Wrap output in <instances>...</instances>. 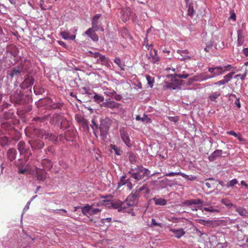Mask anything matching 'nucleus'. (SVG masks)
Masks as SVG:
<instances>
[{"instance_id":"nucleus-41","label":"nucleus","mask_w":248,"mask_h":248,"mask_svg":"<svg viewBox=\"0 0 248 248\" xmlns=\"http://www.w3.org/2000/svg\"><path fill=\"white\" fill-rule=\"evenodd\" d=\"M14 114V111L9 110L8 112H5L3 115V118L5 119H9L12 118Z\"/></svg>"},{"instance_id":"nucleus-31","label":"nucleus","mask_w":248,"mask_h":248,"mask_svg":"<svg viewBox=\"0 0 248 248\" xmlns=\"http://www.w3.org/2000/svg\"><path fill=\"white\" fill-rule=\"evenodd\" d=\"M186 203L188 205L193 204H199L203 203V201L200 199H192L186 201Z\"/></svg>"},{"instance_id":"nucleus-48","label":"nucleus","mask_w":248,"mask_h":248,"mask_svg":"<svg viewBox=\"0 0 248 248\" xmlns=\"http://www.w3.org/2000/svg\"><path fill=\"white\" fill-rule=\"evenodd\" d=\"M196 222L200 224L203 225H208L211 222V220H206L202 219H198L196 220Z\"/></svg>"},{"instance_id":"nucleus-9","label":"nucleus","mask_w":248,"mask_h":248,"mask_svg":"<svg viewBox=\"0 0 248 248\" xmlns=\"http://www.w3.org/2000/svg\"><path fill=\"white\" fill-rule=\"evenodd\" d=\"M66 120L64 118L63 116V114L60 113H56L54 114L53 116L51 117L50 120V123L52 124H58L61 123V124L62 123H64Z\"/></svg>"},{"instance_id":"nucleus-43","label":"nucleus","mask_w":248,"mask_h":248,"mask_svg":"<svg viewBox=\"0 0 248 248\" xmlns=\"http://www.w3.org/2000/svg\"><path fill=\"white\" fill-rule=\"evenodd\" d=\"M238 183V181L236 180V179H233L229 182H228L226 184V187L229 188L237 184Z\"/></svg>"},{"instance_id":"nucleus-40","label":"nucleus","mask_w":248,"mask_h":248,"mask_svg":"<svg viewBox=\"0 0 248 248\" xmlns=\"http://www.w3.org/2000/svg\"><path fill=\"white\" fill-rule=\"evenodd\" d=\"M110 148L113 150L116 155H121L123 153V151L119 148H118L115 145L111 144Z\"/></svg>"},{"instance_id":"nucleus-39","label":"nucleus","mask_w":248,"mask_h":248,"mask_svg":"<svg viewBox=\"0 0 248 248\" xmlns=\"http://www.w3.org/2000/svg\"><path fill=\"white\" fill-rule=\"evenodd\" d=\"M50 102L52 103L49 105V107L51 109H60L62 106V104L60 103H53L51 100H50Z\"/></svg>"},{"instance_id":"nucleus-21","label":"nucleus","mask_w":248,"mask_h":248,"mask_svg":"<svg viewBox=\"0 0 248 248\" xmlns=\"http://www.w3.org/2000/svg\"><path fill=\"white\" fill-rule=\"evenodd\" d=\"M90 38H91L93 41H97L98 40V37L95 33V31L92 28L88 29L85 32Z\"/></svg>"},{"instance_id":"nucleus-11","label":"nucleus","mask_w":248,"mask_h":248,"mask_svg":"<svg viewBox=\"0 0 248 248\" xmlns=\"http://www.w3.org/2000/svg\"><path fill=\"white\" fill-rule=\"evenodd\" d=\"M165 175L166 176H173L175 175H180L183 177L190 181H194L197 179V177L196 176H192L190 177L189 175L184 173L181 172V171L169 172L165 174Z\"/></svg>"},{"instance_id":"nucleus-51","label":"nucleus","mask_w":248,"mask_h":248,"mask_svg":"<svg viewBox=\"0 0 248 248\" xmlns=\"http://www.w3.org/2000/svg\"><path fill=\"white\" fill-rule=\"evenodd\" d=\"M60 35L64 39L67 40L70 38V33L67 31H62L60 33Z\"/></svg>"},{"instance_id":"nucleus-25","label":"nucleus","mask_w":248,"mask_h":248,"mask_svg":"<svg viewBox=\"0 0 248 248\" xmlns=\"http://www.w3.org/2000/svg\"><path fill=\"white\" fill-rule=\"evenodd\" d=\"M237 38L238 46H241L244 42V36L242 30H238L237 31Z\"/></svg>"},{"instance_id":"nucleus-10","label":"nucleus","mask_w":248,"mask_h":248,"mask_svg":"<svg viewBox=\"0 0 248 248\" xmlns=\"http://www.w3.org/2000/svg\"><path fill=\"white\" fill-rule=\"evenodd\" d=\"M234 74V72L233 71L227 74L223 77V79L214 82L213 84L217 85H222L226 84L229 81L231 80Z\"/></svg>"},{"instance_id":"nucleus-62","label":"nucleus","mask_w":248,"mask_h":248,"mask_svg":"<svg viewBox=\"0 0 248 248\" xmlns=\"http://www.w3.org/2000/svg\"><path fill=\"white\" fill-rule=\"evenodd\" d=\"M168 119L170 121L173 122L174 123H177L179 121V118L177 116H176V117L169 116V117H168Z\"/></svg>"},{"instance_id":"nucleus-61","label":"nucleus","mask_w":248,"mask_h":248,"mask_svg":"<svg viewBox=\"0 0 248 248\" xmlns=\"http://www.w3.org/2000/svg\"><path fill=\"white\" fill-rule=\"evenodd\" d=\"M101 212V210L98 208H93L91 210L90 213L89 214L90 215H93L95 214H97L98 213H99Z\"/></svg>"},{"instance_id":"nucleus-23","label":"nucleus","mask_w":248,"mask_h":248,"mask_svg":"<svg viewBox=\"0 0 248 248\" xmlns=\"http://www.w3.org/2000/svg\"><path fill=\"white\" fill-rule=\"evenodd\" d=\"M199 209L203 212V211L209 212L210 213H218L219 212V209L214 207L212 206L209 207H203L202 206L199 207Z\"/></svg>"},{"instance_id":"nucleus-32","label":"nucleus","mask_w":248,"mask_h":248,"mask_svg":"<svg viewBox=\"0 0 248 248\" xmlns=\"http://www.w3.org/2000/svg\"><path fill=\"white\" fill-rule=\"evenodd\" d=\"M123 14V20L124 22L127 21L130 16V12L128 9L123 10L122 11Z\"/></svg>"},{"instance_id":"nucleus-14","label":"nucleus","mask_w":248,"mask_h":248,"mask_svg":"<svg viewBox=\"0 0 248 248\" xmlns=\"http://www.w3.org/2000/svg\"><path fill=\"white\" fill-rule=\"evenodd\" d=\"M120 106V104L116 103L114 101H111L110 99L109 100H106V102H103L101 105L102 107L110 108L111 109L118 108Z\"/></svg>"},{"instance_id":"nucleus-24","label":"nucleus","mask_w":248,"mask_h":248,"mask_svg":"<svg viewBox=\"0 0 248 248\" xmlns=\"http://www.w3.org/2000/svg\"><path fill=\"white\" fill-rule=\"evenodd\" d=\"M21 72V68L20 67L18 66L14 68L11 72L9 74V75L12 78L14 77H18L20 76Z\"/></svg>"},{"instance_id":"nucleus-15","label":"nucleus","mask_w":248,"mask_h":248,"mask_svg":"<svg viewBox=\"0 0 248 248\" xmlns=\"http://www.w3.org/2000/svg\"><path fill=\"white\" fill-rule=\"evenodd\" d=\"M34 78L30 76H27L24 79L23 82L21 84V87L22 88H27L32 86L34 83Z\"/></svg>"},{"instance_id":"nucleus-52","label":"nucleus","mask_w":248,"mask_h":248,"mask_svg":"<svg viewBox=\"0 0 248 248\" xmlns=\"http://www.w3.org/2000/svg\"><path fill=\"white\" fill-rule=\"evenodd\" d=\"M126 177L124 176L121 177L120 181L118 183L119 187H120L126 183L127 179H126Z\"/></svg>"},{"instance_id":"nucleus-29","label":"nucleus","mask_w":248,"mask_h":248,"mask_svg":"<svg viewBox=\"0 0 248 248\" xmlns=\"http://www.w3.org/2000/svg\"><path fill=\"white\" fill-rule=\"evenodd\" d=\"M91 122H92V124H91V127H92V128L93 130V133L96 137H97V131L98 129V124L96 123V122H95L94 119H93L92 120Z\"/></svg>"},{"instance_id":"nucleus-60","label":"nucleus","mask_w":248,"mask_h":248,"mask_svg":"<svg viewBox=\"0 0 248 248\" xmlns=\"http://www.w3.org/2000/svg\"><path fill=\"white\" fill-rule=\"evenodd\" d=\"M98 60H99L100 62H102V63H105L108 62V59L106 58L104 55L102 54L99 57V59Z\"/></svg>"},{"instance_id":"nucleus-46","label":"nucleus","mask_w":248,"mask_h":248,"mask_svg":"<svg viewBox=\"0 0 248 248\" xmlns=\"http://www.w3.org/2000/svg\"><path fill=\"white\" fill-rule=\"evenodd\" d=\"M221 203L225 205L228 207H231L233 206V204L231 203V201L227 199H224L221 200Z\"/></svg>"},{"instance_id":"nucleus-47","label":"nucleus","mask_w":248,"mask_h":248,"mask_svg":"<svg viewBox=\"0 0 248 248\" xmlns=\"http://www.w3.org/2000/svg\"><path fill=\"white\" fill-rule=\"evenodd\" d=\"M224 73H225L226 71H233L235 68L232 66L231 64H227L225 66H222Z\"/></svg>"},{"instance_id":"nucleus-50","label":"nucleus","mask_w":248,"mask_h":248,"mask_svg":"<svg viewBox=\"0 0 248 248\" xmlns=\"http://www.w3.org/2000/svg\"><path fill=\"white\" fill-rule=\"evenodd\" d=\"M55 211L57 214H59L61 215L70 217L68 214L67 215L64 214H67V211L65 209H58V210H56Z\"/></svg>"},{"instance_id":"nucleus-53","label":"nucleus","mask_w":248,"mask_h":248,"mask_svg":"<svg viewBox=\"0 0 248 248\" xmlns=\"http://www.w3.org/2000/svg\"><path fill=\"white\" fill-rule=\"evenodd\" d=\"M144 46H145V47L146 49H147L148 50H149L150 49H152L153 48V45H149L148 44V40L147 38L146 37L144 41Z\"/></svg>"},{"instance_id":"nucleus-34","label":"nucleus","mask_w":248,"mask_h":248,"mask_svg":"<svg viewBox=\"0 0 248 248\" xmlns=\"http://www.w3.org/2000/svg\"><path fill=\"white\" fill-rule=\"evenodd\" d=\"M220 96V93L218 92H214L212 93L209 96V99L211 102L216 101V99H217L218 97Z\"/></svg>"},{"instance_id":"nucleus-18","label":"nucleus","mask_w":248,"mask_h":248,"mask_svg":"<svg viewBox=\"0 0 248 248\" xmlns=\"http://www.w3.org/2000/svg\"><path fill=\"white\" fill-rule=\"evenodd\" d=\"M42 166L43 168L42 170L46 172V170H49L52 168L53 164L52 162L47 159H44L41 162Z\"/></svg>"},{"instance_id":"nucleus-44","label":"nucleus","mask_w":248,"mask_h":248,"mask_svg":"<svg viewBox=\"0 0 248 248\" xmlns=\"http://www.w3.org/2000/svg\"><path fill=\"white\" fill-rule=\"evenodd\" d=\"M1 127L3 129H5L7 130H9L12 127V125L9 122H5L1 124Z\"/></svg>"},{"instance_id":"nucleus-59","label":"nucleus","mask_w":248,"mask_h":248,"mask_svg":"<svg viewBox=\"0 0 248 248\" xmlns=\"http://www.w3.org/2000/svg\"><path fill=\"white\" fill-rule=\"evenodd\" d=\"M101 16V15L96 14L93 16L92 19V23H98V20Z\"/></svg>"},{"instance_id":"nucleus-58","label":"nucleus","mask_w":248,"mask_h":248,"mask_svg":"<svg viewBox=\"0 0 248 248\" xmlns=\"http://www.w3.org/2000/svg\"><path fill=\"white\" fill-rule=\"evenodd\" d=\"M151 226H159L160 227H162V224L161 223L156 222L154 218L152 219Z\"/></svg>"},{"instance_id":"nucleus-57","label":"nucleus","mask_w":248,"mask_h":248,"mask_svg":"<svg viewBox=\"0 0 248 248\" xmlns=\"http://www.w3.org/2000/svg\"><path fill=\"white\" fill-rule=\"evenodd\" d=\"M75 119L79 124L83 122V120H85L83 116L77 114L75 115Z\"/></svg>"},{"instance_id":"nucleus-8","label":"nucleus","mask_w":248,"mask_h":248,"mask_svg":"<svg viewBox=\"0 0 248 248\" xmlns=\"http://www.w3.org/2000/svg\"><path fill=\"white\" fill-rule=\"evenodd\" d=\"M208 71L212 74V75L210 76L211 78L217 76L221 75L224 73L222 66H221L209 67L208 68Z\"/></svg>"},{"instance_id":"nucleus-16","label":"nucleus","mask_w":248,"mask_h":248,"mask_svg":"<svg viewBox=\"0 0 248 248\" xmlns=\"http://www.w3.org/2000/svg\"><path fill=\"white\" fill-rule=\"evenodd\" d=\"M126 202H122L117 200L115 201H112L111 202V206L114 209H117L119 212H122V207H124V204H126Z\"/></svg>"},{"instance_id":"nucleus-63","label":"nucleus","mask_w":248,"mask_h":248,"mask_svg":"<svg viewBox=\"0 0 248 248\" xmlns=\"http://www.w3.org/2000/svg\"><path fill=\"white\" fill-rule=\"evenodd\" d=\"M111 217H107L106 218H102L100 222L102 224H105L106 222L108 223H110L111 222Z\"/></svg>"},{"instance_id":"nucleus-28","label":"nucleus","mask_w":248,"mask_h":248,"mask_svg":"<svg viewBox=\"0 0 248 248\" xmlns=\"http://www.w3.org/2000/svg\"><path fill=\"white\" fill-rule=\"evenodd\" d=\"M152 200H153L155 202V204L157 205L164 206L167 203V201L163 198L157 199L156 198H154L152 199Z\"/></svg>"},{"instance_id":"nucleus-5","label":"nucleus","mask_w":248,"mask_h":248,"mask_svg":"<svg viewBox=\"0 0 248 248\" xmlns=\"http://www.w3.org/2000/svg\"><path fill=\"white\" fill-rule=\"evenodd\" d=\"M211 78L210 76L208 75L206 72L201 73L199 74L189 78V82L192 83L195 81H202Z\"/></svg>"},{"instance_id":"nucleus-30","label":"nucleus","mask_w":248,"mask_h":248,"mask_svg":"<svg viewBox=\"0 0 248 248\" xmlns=\"http://www.w3.org/2000/svg\"><path fill=\"white\" fill-rule=\"evenodd\" d=\"M10 142L8 138L6 136L0 137V144L2 147L8 146Z\"/></svg>"},{"instance_id":"nucleus-2","label":"nucleus","mask_w":248,"mask_h":248,"mask_svg":"<svg viewBox=\"0 0 248 248\" xmlns=\"http://www.w3.org/2000/svg\"><path fill=\"white\" fill-rule=\"evenodd\" d=\"M150 171L144 168L143 167H138L131 169L129 173L131 177L134 179L139 181L143 179L145 176L149 174Z\"/></svg>"},{"instance_id":"nucleus-38","label":"nucleus","mask_w":248,"mask_h":248,"mask_svg":"<svg viewBox=\"0 0 248 248\" xmlns=\"http://www.w3.org/2000/svg\"><path fill=\"white\" fill-rule=\"evenodd\" d=\"M51 133H49L48 132H46L43 130H40L39 132V136L42 137V138H44L45 139H50Z\"/></svg>"},{"instance_id":"nucleus-17","label":"nucleus","mask_w":248,"mask_h":248,"mask_svg":"<svg viewBox=\"0 0 248 248\" xmlns=\"http://www.w3.org/2000/svg\"><path fill=\"white\" fill-rule=\"evenodd\" d=\"M101 198L104 199V200L98 202L97 204V206H99L100 205H107L109 204V202H111L112 201L113 196L111 195H108L105 196H102Z\"/></svg>"},{"instance_id":"nucleus-26","label":"nucleus","mask_w":248,"mask_h":248,"mask_svg":"<svg viewBox=\"0 0 248 248\" xmlns=\"http://www.w3.org/2000/svg\"><path fill=\"white\" fill-rule=\"evenodd\" d=\"M22 97V95L20 93H18L17 95L12 94L10 96V101L12 102L15 103L16 104H19L20 100Z\"/></svg>"},{"instance_id":"nucleus-1","label":"nucleus","mask_w":248,"mask_h":248,"mask_svg":"<svg viewBox=\"0 0 248 248\" xmlns=\"http://www.w3.org/2000/svg\"><path fill=\"white\" fill-rule=\"evenodd\" d=\"M18 172L20 174H30L34 176L37 180L44 182L46 178V172L36 167L27 166L26 169H19Z\"/></svg>"},{"instance_id":"nucleus-45","label":"nucleus","mask_w":248,"mask_h":248,"mask_svg":"<svg viewBox=\"0 0 248 248\" xmlns=\"http://www.w3.org/2000/svg\"><path fill=\"white\" fill-rule=\"evenodd\" d=\"M114 62L121 68V70H124V64H123L120 58L117 57L114 59Z\"/></svg>"},{"instance_id":"nucleus-27","label":"nucleus","mask_w":248,"mask_h":248,"mask_svg":"<svg viewBox=\"0 0 248 248\" xmlns=\"http://www.w3.org/2000/svg\"><path fill=\"white\" fill-rule=\"evenodd\" d=\"M123 202H126V204H124V207H122V209H123V211L122 212H129V209L128 208H131V207H132L133 205H134V202H132V203L131 202H129L128 200L127 199L125 201Z\"/></svg>"},{"instance_id":"nucleus-19","label":"nucleus","mask_w":248,"mask_h":248,"mask_svg":"<svg viewBox=\"0 0 248 248\" xmlns=\"http://www.w3.org/2000/svg\"><path fill=\"white\" fill-rule=\"evenodd\" d=\"M16 154L17 151L15 148H12L9 149L7 153V156L8 160L10 161H14L16 158Z\"/></svg>"},{"instance_id":"nucleus-35","label":"nucleus","mask_w":248,"mask_h":248,"mask_svg":"<svg viewBox=\"0 0 248 248\" xmlns=\"http://www.w3.org/2000/svg\"><path fill=\"white\" fill-rule=\"evenodd\" d=\"M136 120L137 121H141L143 122L149 123L151 122V119L147 117V115H144L143 117L141 118L140 115H137Z\"/></svg>"},{"instance_id":"nucleus-4","label":"nucleus","mask_w":248,"mask_h":248,"mask_svg":"<svg viewBox=\"0 0 248 248\" xmlns=\"http://www.w3.org/2000/svg\"><path fill=\"white\" fill-rule=\"evenodd\" d=\"M6 52L7 53V57H13V62L11 61L12 64H15L19 60L18 48L14 45H10L7 47Z\"/></svg>"},{"instance_id":"nucleus-36","label":"nucleus","mask_w":248,"mask_h":248,"mask_svg":"<svg viewBox=\"0 0 248 248\" xmlns=\"http://www.w3.org/2000/svg\"><path fill=\"white\" fill-rule=\"evenodd\" d=\"M236 212H238L239 215L242 216L247 217L248 216V212L247 211L242 207H238L236 210Z\"/></svg>"},{"instance_id":"nucleus-56","label":"nucleus","mask_w":248,"mask_h":248,"mask_svg":"<svg viewBox=\"0 0 248 248\" xmlns=\"http://www.w3.org/2000/svg\"><path fill=\"white\" fill-rule=\"evenodd\" d=\"M187 12H188V15L189 16H193V13H194V9H193V6L191 5L190 4H189L188 5Z\"/></svg>"},{"instance_id":"nucleus-7","label":"nucleus","mask_w":248,"mask_h":248,"mask_svg":"<svg viewBox=\"0 0 248 248\" xmlns=\"http://www.w3.org/2000/svg\"><path fill=\"white\" fill-rule=\"evenodd\" d=\"M17 149L21 155L29 154L31 155V153L29 148V146L23 141H20L17 144Z\"/></svg>"},{"instance_id":"nucleus-6","label":"nucleus","mask_w":248,"mask_h":248,"mask_svg":"<svg viewBox=\"0 0 248 248\" xmlns=\"http://www.w3.org/2000/svg\"><path fill=\"white\" fill-rule=\"evenodd\" d=\"M149 54L146 55L147 59L153 63L158 62L160 60L159 56L157 55V51L155 49H150Z\"/></svg>"},{"instance_id":"nucleus-22","label":"nucleus","mask_w":248,"mask_h":248,"mask_svg":"<svg viewBox=\"0 0 248 248\" xmlns=\"http://www.w3.org/2000/svg\"><path fill=\"white\" fill-rule=\"evenodd\" d=\"M222 155V151L221 150H216L209 156L208 159L210 161H213L216 158L221 156Z\"/></svg>"},{"instance_id":"nucleus-54","label":"nucleus","mask_w":248,"mask_h":248,"mask_svg":"<svg viewBox=\"0 0 248 248\" xmlns=\"http://www.w3.org/2000/svg\"><path fill=\"white\" fill-rule=\"evenodd\" d=\"M81 126L83 127V128L86 129L87 130H89V126L88 125V121L87 120H83V122H81L80 124Z\"/></svg>"},{"instance_id":"nucleus-3","label":"nucleus","mask_w":248,"mask_h":248,"mask_svg":"<svg viewBox=\"0 0 248 248\" xmlns=\"http://www.w3.org/2000/svg\"><path fill=\"white\" fill-rule=\"evenodd\" d=\"M112 121L108 117H105L100 121L99 129L100 131V136L103 138H106L110 126L112 124Z\"/></svg>"},{"instance_id":"nucleus-33","label":"nucleus","mask_w":248,"mask_h":248,"mask_svg":"<svg viewBox=\"0 0 248 248\" xmlns=\"http://www.w3.org/2000/svg\"><path fill=\"white\" fill-rule=\"evenodd\" d=\"M93 205L87 204L83 206L81 208L82 213L84 215H86L87 213H90L91 210L92 209Z\"/></svg>"},{"instance_id":"nucleus-12","label":"nucleus","mask_w":248,"mask_h":248,"mask_svg":"<svg viewBox=\"0 0 248 248\" xmlns=\"http://www.w3.org/2000/svg\"><path fill=\"white\" fill-rule=\"evenodd\" d=\"M29 143L32 149L34 150H40L42 149L45 145L44 143L39 139L29 141Z\"/></svg>"},{"instance_id":"nucleus-42","label":"nucleus","mask_w":248,"mask_h":248,"mask_svg":"<svg viewBox=\"0 0 248 248\" xmlns=\"http://www.w3.org/2000/svg\"><path fill=\"white\" fill-rule=\"evenodd\" d=\"M146 78L148 85L151 88H152L154 83V78L149 75H146Z\"/></svg>"},{"instance_id":"nucleus-49","label":"nucleus","mask_w":248,"mask_h":248,"mask_svg":"<svg viewBox=\"0 0 248 248\" xmlns=\"http://www.w3.org/2000/svg\"><path fill=\"white\" fill-rule=\"evenodd\" d=\"M208 180L210 181V182H206L205 185L208 188H211L213 187V185L214 184L213 181H215V179L213 178H209Z\"/></svg>"},{"instance_id":"nucleus-20","label":"nucleus","mask_w":248,"mask_h":248,"mask_svg":"<svg viewBox=\"0 0 248 248\" xmlns=\"http://www.w3.org/2000/svg\"><path fill=\"white\" fill-rule=\"evenodd\" d=\"M170 231L173 233L174 236L177 238H180L185 234V232L182 228L179 229L170 228Z\"/></svg>"},{"instance_id":"nucleus-55","label":"nucleus","mask_w":248,"mask_h":248,"mask_svg":"<svg viewBox=\"0 0 248 248\" xmlns=\"http://www.w3.org/2000/svg\"><path fill=\"white\" fill-rule=\"evenodd\" d=\"M49 140L52 141L54 143H56L58 141V137L51 133Z\"/></svg>"},{"instance_id":"nucleus-64","label":"nucleus","mask_w":248,"mask_h":248,"mask_svg":"<svg viewBox=\"0 0 248 248\" xmlns=\"http://www.w3.org/2000/svg\"><path fill=\"white\" fill-rule=\"evenodd\" d=\"M167 88L169 89L175 90L177 88V85L173 84L172 83H170L168 84H167Z\"/></svg>"},{"instance_id":"nucleus-13","label":"nucleus","mask_w":248,"mask_h":248,"mask_svg":"<svg viewBox=\"0 0 248 248\" xmlns=\"http://www.w3.org/2000/svg\"><path fill=\"white\" fill-rule=\"evenodd\" d=\"M120 133L121 137L123 141L127 146L131 147L132 144L127 132L124 129V128H122L120 130Z\"/></svg>"},{"instance_id":"nucleus-37","label":"nucleus","mask_w":248,"mask_h":248,"mask_svg":"<svg viewBox=\"0 0 248 248\" xmlns=\"http://www.w3.org/2000/svg\"><path fill=\"white\" fill-rule=\"evenodd\" d=\"M93 99L95 102L99 104L104 101V98L103 96L95 93L93 96Z\"/></svg>"}]
</instances>
